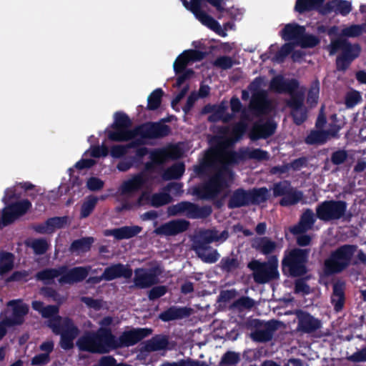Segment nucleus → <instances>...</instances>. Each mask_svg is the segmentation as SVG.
Segmentation results:
<instances>
[{
  "mask_svg": "<svg viewBox=\"0 0 366 366\" xmlns=\"http://www.w3.org/2000/svg\"><path fill=\"white\" fill-rule=\"evenodd\" d=\"M29 246L36 254H44L49 248V243L44 239H34L27 242Z\"/></svg>",
  "mask_w": 366,
  "mask_h": 366,
  "instance_id": "obj_45",
  "label": "nucleus"
},
{
  "mask_svg": "<svg viewBox=\"0 0 366 366\" xmlns=\"http://www.w3.org/2000/svg\"><path fill=\"white\" fill-rule=\"evenodd\" d=\"M129 126L128 117L124 114L116 113L111 129H107L109 139L116 142L134 139L138 143H146L149 138L163 137L169 132L168 126L161 124H146L134 130L129 129Z\"/></svg>",
  "mask_w": 366,
  "mask_h": 366,
  "instance_id": "obj_2",
  "label": "nucleus"
},
{
  "mask_svg": "<svg viewBox=\"0 0 366 366\" xmlns=\"http://www.w3.org/2000/svg\"><path fill=\"white\" fill-rule=\"evenodd\" d=\"M37 279L43 281L45 284L51 282L55 278L61 277V269H45L36 274Z\"/></svg>",
  "mask_w": 366,
  "mask_h": 366,
  "instance_id": "obj_44",
  "label": "nucleus"
},
{
  "mask_svg": "<svg viewBox=\"0 0 366 366\" xmlns=\"http://www.w3.org/2000/svg\"><path fill=\"white\" fill-rule=\"evenodd\" d=\"M163 95V91L161 89H155L147 99L148 108L149 109H155L158 108L161 103V99Z\"/></svg>",
  "mask_w": 366,
  "mask_h": 366,
  "instance_id": "obj_51",
  "label": "nucleus"
},
{
  "mask_svg": "<svg viewBox=\"0 0 366 366\" xmlns=\"http://www.w3.org/2000/svg\"><path fill=\"white\" fill-rule=\"evenodd\" d=\"M31 203L26 199L16 202L6 207L2 212L0 225L5 226L23 215L30 208Z\"/></svg>",
  "mask_w": 366,
  "mask_h": 366,
  "instance_id": "obj_15",
  "label": "nucleus"
},
{
  "mask_svg": "<svg viewBox=\"0 0 366 366\" xmlns=\"http://www.w3.org/2000/svg\"><path fill=\"white\" fill-rule=\"evenodd\" d=\"M171 201L170 196L166 192L154 194L152 196L149 202L154 207H159L169 203Z\"/></svg>",
  "mask_w": 366,
  "mask_h": 366,
  "instance_id": "obj_52",
  "label": "nucleus"
},
{
  "mask_svg": "<svg viewBox=\"0 0 366 366\" xmlns=\"http://www.w3.org/2000/svg\"><path fill=\"white\" fill-rule=\"evenodd\" d=\"M268 194L269 192L266 188H260L253 192L252 197L257 202H262L267 199Z\"/></svg>",
  "mask_w": 366,
  "mask_h": 366,
  "instance_id": "obj_63",
  "label": "nucleus"
},
{
  "mask_svg": "<svg viewBox=\"0 0 366 366\" xmlns=\"http://www.w3.org/2000/svg\"><path fill=\"white\" fill-rule=\"evenodd\" d=\"M182 155L179 146H171L164 149L155 150L151 153V159L154 163L161 164L169 159L179 158Z\"/></svg>",
  "mask_w": 366,
  "mask_h": 366,
  "instance_id": "obj_17",
  "label": "nucleus"
},
{
  "mask_svg": "<svg viewBox=\"0 0 366 366\" xmlns=\"http://www.w3.org/2000/svg\"><path fill=\"white\" fill-rule=\"evenodd\" d=\"M167 292V288L164 286H158L153 287L149 294L150 300H154L164 295Z\"/></svg>",
  "mask_w": 366,
  "mask_h": 366,
  "instance_id": "obj_64",
  "label": "nucleus"
},
{
  "mask_svg": "<svg viewBox=\"0 0 366 366\" xmlns=\"http://www.w3.org/2000/svg\"><path fill=\"white\" fill-rule=\"evenodd\" d=\"M307 258L306 249H295L290 252L283 260L285 269H288L290 274L299 276L306 272L305 262Z\"/></svg>",
  "mask_w": 366,
  "mask_h": 366,
  "instance_id": "obj_10",
  "label": "nucleus"
},
{
  "mask_svg": "<svg viewBox=\"0 0 366 366\" xmlns=\"http://www.w3.org/2000/svg\"><path fill=\"white\" fill-rule=\"evenodd\" d=\"M147 179L145 173H141L125 181L121 187L122 193L124 194H129L139 190L147 181Z\"/></svg>",
  "mask_w": 366,
  "mask_h": 366,
  "instance_id": "obj_24",
  "label": "nucleus"
},
{
  "mask_svg": "<svg viewBox=\"0 0 366 366\" xmlns=\"http://www.w3.org/2000/svg\"><path fill=\"white\" fill-rule=\"evenodd\" d=\"M32 308L38 311L44 317H51L57 314L59 308L56 306L44 307L40 301H34Z\"/></svg>",
  "mask_w": 366,
  "mask_h": 366,
  "instance_id": "obj_39",
  "label": "nucleus"
},
{
  "mask_svg": "<svg viewBox=\"0 0 366 366\" xmlns=\"http://www.w3.org/2000/svg\"><path fill=\"white\" fill-rule=\"evenodd\" d=\"M252 247L264 254H268L274 252L277 245L275 242L264 237L253 239Z\"/></svg>",
  "mask_w": 366,
  "mask_h": 366,
  "instance_id": "obj_30",
  "label": "nucleus"
},
{
  "mask_svg": "<svg viewBox=\"0 0 366 366\" xmlns=\"http://www.w3.org/2000/svg\"><path fill=\"white\" fill-rule=\"evenodd\" d=\"M332 302L337 311L342 309L344 304V291L342 285L335 284L334 285Z\"/></svg>",
  "mask_w": 366,
  "mask_h": 366,
  "instance_id": "obj_41",
  "label": "nucleus"
},
{
  "mask_svg": "<svg viewBox=\"0 0 366 366\" xmlns=\"http://www.w3.org/2000/svg\"><path fill=\"white\" fill-rule=\"evenodd\" d=\"M297 317L299 319V329L302 331L310 332L320 327V322L308 314L299 312Z\"/></svg>",
  "mask_w": 366,
  "mask_h": 366,
  "instance_id": "obj_31",
  "label": "nucleus"
},
{
  "mask_svg": "<svg viewBox=\"0 0 366 366\" xmlns=\"http://www.w3.org/2000/svg\"><path fill=\"white\" fill-rule=\"evenodd\" d=\"M335 7V11L342 15H347L352 9L350 2L345 0H336L332 3Z\"/></svg>",
  "mask_w": 366,
  "mask_h": 366,
  "instance_id": "obj_55",
  "label": "nucleus"
},
{
  "mask_svg": "<svg viewBox=\"0 0 366 366\" xmlns=\"http://www.w3.org/2000/svg\"><path fill=\"white\" fill-rule=\"evenodd\" d=\"M98 199L93 196L86 198L81 208V217L85 218L88 217L94 209Z\"/></svg>",
  "mask_w": 366,
  "mask_h": 366,
  "instance_id": "obj_50",
  "label": "nucleus"
},
{
  "mask_svg": "<svg viewBox=\"0 0 366 366\" xmlns=\"http://www.w3.org/2000/svg\"><path fill=\"white\" fill-rule=\"evenodd\" d=\"M194 249L198 257L204 262L214 263L219 258V254L216 249H213L207 245H204L202 242H195Z\"/></svg>",
  "mask_w": 366,
  "mask_h": 366,
  "instance_id": "obj_20",
  "label": "nucleus"
},
{
  "mask_svg": "<svg viewBox=\"0 0 366 366\" xmlns=\"http://www.w3.org/2000/svg\"><path fill=\"white\" fill-rule=\"evenodd\" d=\"M147 335V330L144 329L124 332L118 338L109 332L104 345H100L99 349H100V352H103V354L109 353L110 351L119 347L133 345Z\"/></svg>",
  "mask_w": 366,
  "mask_h": 366,
  "instance_id": "obj_5",
  "label": "nucleus"
},
{
  "mask_svg": "<svg viewBox=\"0 0 366 366\" xmlns=\"http://www.w3.org/2000/svg\"><path fill=\"white\" fill-rule=\"evenodd\" d=\"M325 0H297L295 4V10L300 13L317 9Z\"/></svg>",
  "mask_w": 366,
  "mask_h": 366,
  "instance_id": "obj_37",
  "label": "nucleus"
},
{
  "mask_svg": "<svg viewBox=\"0 0 366 366\" xmlns=\"http://www.w3.org/2000/svg\"><path fill=\"white\" fill-rule=\"evenodd\" d=\"M68 219L66 217H54L47 220L45 223L39 225L36 229L43 234H50L56 229L63 227L67 224Z\"/></svg>",
  "mask_w": 366,
  "mask_h": 366,
  "instance_id": "obj_25",
  "label": "nucleus"
},
{
  "mask_svg": "<svg viewBox=\"0 0 366 366\" xmlns=\"http://www.w3.org/2000/svg\"><path fill=\"white\" fill-rule=\"evenodd\" d=\"M340 127H333L330 132L314 131L312 132L306 139L308 144H322L330 137L336 136L340 130Z\"/></svg>",
  "mask_w": 366,
  "mask_h": 366,
  "instance_id": "obj_26",
  "label": "nucleus"
},
{
  "mask_svg": "<svg viewBox=\"0 0 366 366\" xmlns=\"http://www.w3.org/2000/svg\"><path fill=\"white\" fill-rule=\"evenodd\" d=\"M320 86L318 82H314L310 89L307 101L312 105L317 104L319 97Z\"/></svg>",
  "mask_w": 366,
  "mask_h": 366,
  "instance_id": "obj_58",
  "label": "nucleus"
},
{
  "mask_svg": "<svg viewBox=\"0 0 366 366\" xmlns=\"http://www.w3.org/2000/svg\"><path fill=\"white\" fill-rule=\"evenodd\" d=\"M129 141H131V143L128 145L123 146V145H116L112 147L110 153L111 155L113 157L119 158L123 156L124 154H126L127 149L131 147H135L141 144H144V143H138L134 139H129Z\"/></svg>",
  "mask_w": 366,
  "mask_h": 366,
  "instance_id": "obj_46",
  "label": "nucleus"
},
{
  "mask_svg": "<svg viewBox=\"0 0 366 366\" xmlns=\"http://www.w3.org/2000/svg\"><path fill=\"white\" fill-rule=\"evenodd\" d=\"M187 315H189V312L186 308L171 307L168 310L160 314L159 317L163 321H169L182 318Z\"/></svg>",
  "mask_w": 366,
  "mask_h": 366,
  "instance_id": "obj_36",
  "label": "nucleus"
},
{
  "mask_svg": "<svg viewBox=\"0 0 366 366\" xmlns=\"http://www.w3.org/2000/svg\"><path fill=\"white\" fill-rule=\"evenodd\" d=\"M349 49L354 52V54L351 56L350 59L346 57L343 54L341 56L338 57L337 59V68L339 70H345L351 61L358 56L360 54V48L359 47H352L349 48Z\"/></svg>",
  "mask_w": 366,
  "mask_h": 366,
  "instance_id": "obj_43",
  "label": "nucleus"
},
{
  "mask_svg": "<svg viewBox=\"0 0 366 366\" xmlns=\"http://www.w3.org/2000/svg\"><path fill=\"white\" fill-rule=\"evenodd\" d=\"M346 209L345 203L341 201L325 202L317 208V215L322 220L329 221L340 218Z\"/></svg>",
  "mask_w": 366,
  "mask_h": 366,
  "instance_id": "obj_12",
  "label": "nucleus"
},
{
  "mask_svg": "<svg viewBox=\"0 0 366 366\" xmlns=\"http://www.w3.org/2000/svg\"><path fill=\"white\" fill-rule=\"evenodd\" d=\"M246 129V124L239 122L232 129L225 128L218 137V145L207 152L201 167L202 169L212 167L216 171L209 181L199 187V195L204 199H211L219 195L225 196L226 189L233 179L230 166L237 162V156L227 149L238 141Z\"/></svg>",
  "mask_w": 366,
  "mask_h": 366,
  "instance_id": "obj_1",
  "label": "nucleus"
},
{
  "mask_svg": "<svg viewBox=\"0 0 366 366\" xmlns=\"http://www.w3.org/2000/svg\"><path fill=\"white\" fill-rule=\"evenodd\" d=\"M362 99L360 94L357 91L348 92L345 97V104L347 107H353Z\"/></svg>",
  "mask_w": 366,
  "mask_h": 366,
  "instance_id": "obj_57",
  "label": "nucleus"
},
{
  "mask_svg": "<svg viewBox=\"0 0 366 366\" xmlns=\"http://www.w3.org/2000/svg\"><path fill=\"white\" fill-rule=\"evenodd\" d=\"M291 189L290 184L285 182L276 184L274 187L273 192L274 196H283Z\"/></svg>",
  "mask_w": 366,
  "mask_h": 366,
  "instance_id": "obj_60",
  "label": "nucleus"
},
{
  "mask_svg": "<svg viewBox=\"0 0 366 366\" xmlns=\"http://www.w3.org/2000/svg\"><path fill=\"white\" fill-rule=\"evenodd\" d=\"M319 43V39L312 35L302 34L301 39L297 44L302 48L313 47Z\"/></svg>",
  "mask_w": 366,
  "mask_h": 366,
  "instance_id": "obj_56",
  "label": "nucleus"
},
{
  "mask_svg": "<svg viewBox=\"0 0 366 366\" xmlns=\"http://www.w3.org/2000/svg\"><path fill=\"white\" fill-rule=\"evenodd\" d=\"M184 172V166L182 163L174 164L168 169L163 174V179L168 180L179 178Z\"/></svg>",
  "mask_w": 366,
  "mask_h": 366,
  "instance_id": "obj_47",
  "label": "nucleus"
},
{
  "mask_svg": "<svg viewBox=\"0 0 366 366\" xmlns=\"http://www.w3.org/2000/svg\"><path fill=\"white\" fill-rule=\"evenodd\" d=\"M49 327L53 332L61 335V347L64 350H69L74 346V340L79 333L77 327L68 319H61L56 317L49 321Z\"/></svg>",
  "mask_w": 366,
  "mask_h": 366,
  "instance_id": "obj_6",
  "label": "nucleus"
},
{
  "mask_svg": "<svg viewBox=\"0 0 366 366\" xmlns=\"http://www.w3.org/2000/svg\"><path fill=\"white\" fill-rule=\"evenodd\" d=\"M249 267L253 271L254 279L258 283H265L279 275L276 258H272L266 263L254 260L249 264Z\"/></svg>",
  "mask_w": 366,
  "mask_h": 366,
  "instance_id": "obj_9",
  "label": "nucleus"
},
{
  "mask_svg": "<svg viewBox=\"0 0 366 366\" xmlns=\"http://www.w3.org/2000/svg\"><path fill=\"white\" fill-rule=\"evenodd\" d=\"M315 221L314 213L310 210H306L302 215L300 222L297 225L290 228V232L294 234H300L312 229Z\"/></svg>",
  "mask_w": 366,
  "mask_h": 366,
  "instance_id": "obj_22",
  "label": "nucleus"
},
{
  "mask_svg": "<svg viewBox=\"0 0 366 366\" xmlns=\"http://www.w3.org/2000/svg\"><path fill=\"white\" fill-rule=\"evenodd\" d=\"M18 187L24 188L25 190H28V189H31L33 187V185L31 183L25 182L24 184H19V185H17L15 187L8 188L5 191V196L3 199L4 202L6 204H9L13 197L14 198L16 197L15 192Z\"/></svg>",
  "mask_w": 366,
  "mask_h": 366,
  "instance_id": "obj_53",
  "label": "nucleus"
},
{
  "mask_svg": "<svg viewBox=\"0 0 366 366\" xmlns=\"http://www.w3.org/2000/svg\"><path fill=\"white\" fill-rule=\"evenodd\" d=\"M227 107L224 104H221L214 109V113L212 114L209 119L210 121L222 120L223 122L229 121L232 117L226 112Z\"/></svg>",
  "mask_w": 366,
  "mask_h": 366,
  "instance_id": "obj_49",
  "label": "nucleus"
},
{
  "mask_svg": "<svg viewBox=\"0 0 366 366\" xmlns=\"http://www.w3.org/2000/svg\"><path fill=\"white\" fill-rule=\"evenodd\" d=\"M252 338L257 342H266L271 339V333L268 330H259L251 334Z\"/></svg>",
  "mask_w": 366,
  "mask_h": 366,
  "instance_id": "obj_59",
  "label": "nucleus"
},
{
  "mask_svg": "<svg viewBox=\"0 0 366 366\" xmlns=\"http://www.w3.org/2000/svg\"><path fill=\"white\" fill-rule=\"evenodd\" d=\"M172 215H185L191 218L204 217L211 213L209 207H198L194 204L182 202L169 208Z\"/></svg>",
  "mask_w": 366,
  "mask_h": 366,
  "instance_id": "obj_13",
  "label": "nucleus"
},
{
  "mask_svg": "<svg viewBox=\"0 0 366 366\" xmlns=\"http://www.w3.org/2000/svg\"><path fill=\"white\" fill-rule=\"evenodd\" d=\"M359 47L357 45L352 46L345 41L342 40H332L330 45L329 46V50L330 55L335 54L337 50L341 49L342 54L346 56L348 59L354 54L353 51H350L349 48Z\"/></svg>",
  "mask_w": 366,
  "mask_h": 366,
  "instance_id": "obj_33",
  "label": "nucleus"
},
{
  "mask_svg": "<svg viewBox=\"0 0 366 366\" xmlns=\"http://www.w3.org/2000/svg\"><path fill=\"white\" fill-rule=\"evenodd\" d=\"M140 227L137 226L123 227L118 229H107L104 235L114 236L117 239L130 238L140 232Z\"/></svg>",
  "mask_w": 366,
  "mask_h": 366,
  "instance_id": "obj_29",
  "label": "nucleus"
},
{
  "mask_svg": "<svg viewBox=\"0 0 366 366\" xmlns=\"http://www.w3.org/2000/svg\"><path fill=\"white\" fill-rule=\"evenodd\" d=\"M14 255L9 252L0 253V274H4L14 267Z\"/></svg>",
  "mask_w": 366,
  "mask_h": 366,
  "instance_id": "obj_40",
  "label": "nucleus"
},
{
  "mask_svg": "<svg viewBox=\"0 0 366 366\" xmlns=\"http://www.w3.org/2000/svg\"><path fill=\"white\" fill-rule=\"evenodd\" d=\"M275 128L276 125L273 122L257 124L254 126L250 137L253 139L267 138L274 132Z\"/></svg>",
  "mask_w": 366,
  "mask_h": 366,
  "instance_id": "obj_28",
  "label": "nucleus"
},
{
  "mask_svg": "<svg viewBox=\"0 0 366 366\" xmlns=\"http://www.w3.org/2000/svg\"><path fill=\"white\" fill-rule=\"evenodd\" d=\"M354 245H344L332 254L325 261V270L328 273L338 272L345 268L350 262L352 257L356 252Z\"/></svg>",
  "mask_w": 366,
  "mask_h": 366,
  "instance_id": "obj_7",
  "label": "nucleus"
},
{
  "mask_svg": "<svg viewBox=\"0 0 366 366\" xmlns=\"http://www.w3.org/2000/svg\"><path fill=\"white\" fill-rule=\"evenodd\" d=\"M252 199V194L242 189L235 191L230 199V207H239L249 203Z\"/></svg>",
  "mask_w": 366,
  "mask_h": 366,
  "instance_id": "obj_34",
  "label": "nucleus"
},
{
  "mask_svg": "<svg viewBox=\"0 0 366 366\" xmlns=\"http://www.w3.org/2000/svg\"><path fill=\"white\" fill-rule=\"evenodd\" d=\"M89 267H75L72 269L66 271L61 269V277L59 282L61 284H71L84 280L88 274Z\"/></svg>",
  "mask_w": 366,
  "mask_h": 366,
  "instance_id": "obj_18",
  "label": "nucleus"
},
{
  "mask_svg": "<svg viewBox=\"0 0 366 366\" xmlns=\"http://www.w3.org/2000/svg\"><path fill=\"white\" fill-rule=\"evenodd\" d=\"M305 31L303 26L296 24H290L285 26L282 31V36L285 40L293 41L294 44L297 45Z\"/></svg>",
  "mask_w": 366,
  "mask_h": 366,
  "instance_id": "obj_27",
  "label": "nucleus"
},
{
  "mask_svg": "<svg viewBox=\"0 0 366 366\" xmlns=\"http://www.w3.org/2000/svg\"><path fill=\"white\" fill-rule=\"evenodd\" d=\"M228 238V232L223 231L220 234L216 230H207L201 233L200 239L197 242H202L207 245L213 242H224Z\"/></svg>",
  "mask_w": 366,
  "mask_h": 366,
  "instance_id": "obj_32",
  "label": "nucleus"
},
{
  "mask_svg": "<svg viewBox=\"0 0 366 366\" xmlns=\"http://www.w3.org/2000/svg\"><path fill=\"white\" fill-rule=\"evenodd\" d=\"M292 114L296 124H301L306 119V112L302 107V100L292 99L290 102Z\"/></svg>",
  "mask_w": 366,
  "mask_h": 366,
  "instance_id": "obj_35",
  "label": "nucleus"
},
{
  "mask_svg": "<svg viewBox=\"0 0 366 366\" xmlns=\"http://www.w3.org/2000/svg\"><path fill=\"white\" fill-rule=\"evenodd\" d=\"M302 198V193L291 189L282 197L280 204L282 206H290L298 202Z\"/></svg>",
  "mask_w": 366,
  "mask_h": 366,
  "instance_id": "obj_48",
  "label": "nucleus"
},
{
  "mask_svg": "<svg viewBox=\"0 0 366 366\" xmlns=\"http://www.w3.org/2000/svg\"><path fill=\"white\" fill-rule=\"evenodd\" d=\"M112 318L105 317L98 323L99 329L94 333H86L81 336L76 342V345L79 350L87 351L92 353L103 354L100 352V345H104L108 333L112 334L110 329L107 328L112 323Z\"/></svg>",
  "mask_w": 366,
  "mask_h": 366,
  "instance_id": "obj_3",
  "label": "nucleus"
},
{
  "mask_svg": "<svg viewBox=\"0 0 366 366\" xmlns=\"http://www.w3.org/2000/svg\"><path fill=\"white\" fill-rule=\"evenodd\" d=\"M93 242L92 238H84L74 241L71 245V251L76 254L87 252Z\"/></svg>",
  "mask_w": 366,
  "mask_h": 366,
  "instance_id": "obj_38",
  "label": "nucleus"
},
{
  "mask_svg": "<svg viewBox=\"0 0 366 366\" xmlns=\"http://www.w3.org/2000/svg\"><path fill=\"white\" fill-rule=\"evenodd\" d=\"M184 6L190 11L203 25L207 26L217 34L222 36H227V31L232 29L233 24L227 23L224 28L211 16L202 10V0H181Z\"/></svg>",
  "mask_w": 366,
  "mask_h": 366,
  "instance_id": "obj_4",
  "label": "nucleus"
},
{
  "mask_svg": "<svg viewBox=\"0 0 366 366\" xmlns=\"http://www.w3.org/2000/svg\"><path fill=\"white\" fill-rule=\"evenodd\" d=\"M8 306L13 310L12 315L6 317L0 322V340L5 335L6 328L23 322L24 317L29 311V307L21 300H11Z\"/></svg>",
  "mask_w": 366,
  "mask_h": 366,
  "instance_id": "obj_11",
  "label": "nucleus"
},
{
  "mask_svg": "<svg viewBox=\"0 0 366 366\" xmlns=\"http://www.w3.org/2000/svg\"><path fill=\"white\" fill-rule=\"evenodd\" d=\"M167 346V341L164 338L156 337L148 341L143 347L144 352H154L164 349Z\"/></svg>",
  "mask_w": 366,
  "mask_h": 366,
  "instance_id": "obj_42",
  "label": "nucleus"
},
{
  "mask_svg": "<svg viewBox=\"0 0 366 366\" xmlns=\"http://www.w3.org/2000/svg\"><path fill=\"white\" fill-rule=\"evenodd\" d=\"M189 224L187 221L177 219L167 222L155 229L154 232L160 235H176L187 229Z\"/></svg>",
  "mask_w": 366,
  "mask_h": 366,
  "instance_id": "obj_16",
  "label": "nucleus"
},
{
  "mask_svg": "<svg viewBox=\"0 0 366 366\" xmlns=\"http://www.w3.org/2000/svg\"><path fill=\"white\" fill-rule=\"evenodd\" d=\"M243 156L244 157L257 160H263L268 158L267 153L259 149H247L244 152Z\"/></svg>",
  "mask_w": 366,
  "mask_h": 366,
  "instance_id": "obj_54",
  "label": "nucleus"
},
{
  "mask_svg": "<svg viewBox=\"0 0 366 366\" xmlns=\"http://www.w3.org/2000/svg\"><path fill=\"white\" fill-rule=\"evenodd\" d=\"M361 33V28L357 25H352L342 30L341 35L345 36L353 37Z\"/></svg>",
  "mask_w": 366,
  "mask_h": 366,
  "instance_id": "obj_62",
  "label": "nucleus"
},
{
  "mask_svg": "<svg viewBox=\"0 0 366 366\" xmlns=\"http://www.w3.org/2000/svg\"><path fill=\"white\" fill-rule=\"evenodd\" d=\"M132 274V269L127 266L121 264H114L106 268L102 276L97 279V282H99L102 280L109 281L121 277L130 278Z\"/></svg>",
  "mask_w": 366,
  "mask_h": 366,
  "instance_id": "obj_19",
  "label": "nucleus"
},
{
  "mask_svg": "<svg viewBox=\"0 0 366 366\" xmlns=\"http://www.w3.org/2000/svg\"><path fill=\"white\" fill-rule=\"evenodd\" d=\"M202 53L195 50H187L180 54L174 62V69L176 73L183 70L190 61L200 60Z\"/></svg>",
  "mask_w": 366,
  "mask_h": 366,
  "instance_id": "obj_21",
  "label": "nucleus"
},
{
  "mask_svg": "<svg viewBox=\"0 0 366 366\" xmlns=\"http://www.w3.org/2000/svg\"><path fill=\"white\" fill-rule=\"evenodd\" d=\"M160 272L157 267L137 269L134 270V284L139 288L149 287L158 282L157 277Z\"/></svg>",
  "mask_w": 366,
  "mask_h": 366,
  "instance_id": "obj_14",
  "label": "nucleus"
},
{
  "mask_svg": "<svg viewBox=\"0 0 366 366\" xmlns=\"http://www.w3.org/2000/svg\"><path fill=\"white\" fill-rule=\"evenodd\" d=\"M266 80L262 77L255 79L249 86L252 94L250 107L259 114L269 110V103L266 99Z\"/></svg>",
  "mask_w": 366,
  "mask_h": 366,
  "instance_id": "obj_8",
  "label": "nucleus"
},
{
  "mask_svg": "<svg viewBox=\"0 0 366 366\" xmlns=\"http://www.w3.org/2000/svg\"><path fill=\"white\" fill-rule=\"evenodd\" d=\"M239 360V356L234 352H227L222 359V362L227 365H235Z\"/></svg>",
  "mask_w": 366,
  "mask_h": 366,
  "instance_id": "obj_61",
  "label": "nucleus"
},
{
  "mask_svg": "<svg viewBox=\"0 0 366 366\" xmlns=\"http://www.w3.org/2000/svg\"><path fill=\"white\" fill-rule=\"evenodd\" d=\"M298 86V82L292 79L286 81L282 76H277L270 83V89L277 92H293Z\"/></svg>",
  "mask_w": 366,
  "mask_h": 366,
  "instance_id": "obj_23",
  "label": "nucleus"
}]
</instances>
